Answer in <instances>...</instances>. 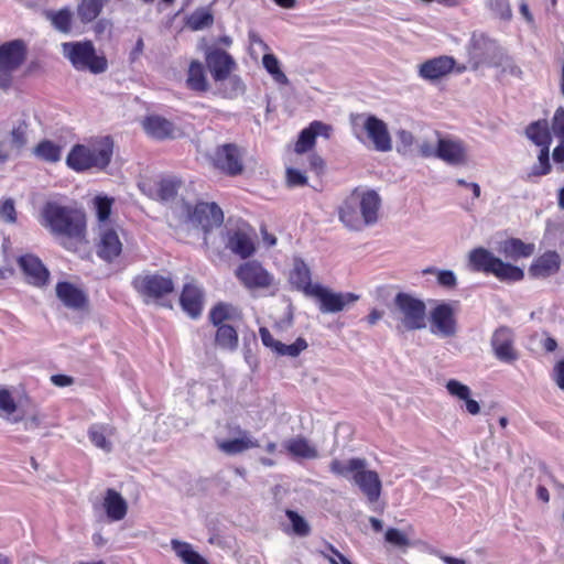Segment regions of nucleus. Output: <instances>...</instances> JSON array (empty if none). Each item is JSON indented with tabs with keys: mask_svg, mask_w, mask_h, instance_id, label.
Segmentation results:
<instances>
[{
	"mask_svg": "<svg viewBox=\"0 0 564 564\" xmlns=\"http://www.w3.org/2000/svg\"><path fill=\"white\" fill-rule=\"evenodd\" d=\"M39 221L61 247L76 252L87 243V216L82 208L46 202Z\"/></svg>",
	"mask_w": 564,
	"mask_h": 564,
	"instance_id": "nucleus-1",
	"label": "nucleus"
},
{
	"mask_svg": "<svg viewBox=\"0 0 564 564\" xmlns=\"http://www.w3.org/2000/svg\"><path fill=\"white\" fill-rule=\"evenodd\" d=\"M113 148L109 135L93 139L86 144L77 143L68 152L66 165L76 173L105 171L112 160Z\"/></svg>",
	"mask_w": 564,
	"mask_h": 564,
	"instance_id": "nucleus-2",
	"label": "nucleus"
},
{
	"mask_svg": "<svg viewBox=\"0 0 564 564\" xmlns=\"http://www.w3.org/2000/svg\"><path fill=\"white\" fill-rule=\"evenodd\" d=\"M366 467V459L359 457L350 458L347 462L335 458L329 463L330 473L340 477L351 475L354 482L366 496L368 501L376 502L380 498L382 484L378 473L368 470Z\"/></svg>",
	"mask_w": 564,
	"mask_h": 564,
	"instance_id": "nucleus-3",
	"label": "nucleus"
},
{
	"mask_svg": "<svg viewBox=\"0 0 564 564\" xmlns=\"http://www.w3.org/2000/svg\"><path fill=\"white\" fill-rule=\"evenodd\" d=\"M241 318V311L230 303L219 302L210 308L208 319L216 327L214 343L217 348L227 351H235L238 348V330L229 322Z\"/></svg>",
	"mask_w": 564,
	"mask_h": 564,
	"instance_id": "nucleus-4",
	"label": "nucleus"
},
{
	"mask_svg": "<svg viewBox=\"0 0 564 564\" xmlns=\"http://www.w3.org/2000/svg\"><path fill=\"white\" fill-rule=\"evenodd\" d=\"M468 267L474 272L494 275L501 282H519L524 272L520 267L502 261L484 247H477L468 253Z\"/></svg>",
	"mask_w": 564,
	"mask_h": 564,
	"instance_id": "nucleus-5",
	"label": "nucleus"
},
{
	"mask_svg": "<svg viewBox=\"0 0 564 564\" xmlns=\"http://www.w3.org/2000/svg\"><path fill=\"white\" fill-rule=\"evenodd\" d=\"M62 53L76 70H88L91 74H101L108 68L105 55H98L91 41L65 42Z\"/></svg>",
	"mask_w": 564,
	"mask_h": 564,
	"instance_id": "nucleus-6",
	"label": "nucleus"
},
{
	"mask_svg": "<svg viewBox=\"0 0 564 564\" xmlns=\"http://www.w3.org/2000/svg\"><path fill=\"white\" fill-rule=\"evenodd\" d=\"M133 290L145 303L152 301L161 305L164 299L175 291V283L171 273L145 272L137 274L131 281Z\"/></svg>",
	"mask_w": 564,
	"mask_h": 564,
	"instance_id": "nucleus-7",
	"label": "nucleus"
},
{
	"mask_svg": "<svg viewBox=\"0 0 564 564\" xmlns=\"http://www.w3.org/2000/svg\"><path fill=\"white\" fill-rule=\"evenodd\" d=\"M28 46L21 39L0 45V89L8 91L13 85V74L26 61Z\"/></svg>",
	"mask_w": 564,
	"mask_h": 564,
	"instance_id": "nucleus-8",
	"label": "nucleus"
},
{
	"mask_svg": "<svg viewBox=\"0 0 564 564\" xmlns=\"http://www.w3.org/2000/svg\"><path fill=\"white\" fill-rule=\"evenodd\" d=\"M394 305L401 315V324L406 330L422 329L426 326L425 303L405 292H399Z\"/></svg>",
	"mask_w": 564,
	"mask_h": 564,
	"instance_id": "nucleus-9",
	"label": "nucleus"
},
{
	"mask_svg": "<svg viewBox=\"0 0 564 564\" xmlns=\"http://www.w3.org/2000/svg\"><path fill=\"white\" fill-rule=\"evenodd\" d=\"M139 188L151 199L169 203L176 199L185 188V183L180 176L170 174L155 180H147L139 184Z\"/></svg>",
	"mask_w": 564,
	"mask_h": 564,
	"instance_id": "nucleus-10",
	"label": "nucleus"
},
{
	"mask_svg": "<svg viewBox=\"0 0 564 564\" xmlns=\"http://www.w3.org/2000/svg\"><path fill=\"white\" fill-rule=\"evenodd\" d=\"M235 276L249 291L268 290L275 284L274 275L257 260L240 263L235 270Z\"/></svg>",
	"mask_w": 564,
	"mask_h": 564,
	"instance_id": "nucleus-11",
	"label": "nucleus"
},
{
	"mask_svg": "<svg viewBox=\"0 0 564 564\" xmlns=\"http://www.w3.org/2000/svg\"><path fill=\"white\" fill-rule=\"evenodd\" d=\"M184 206L188 221L202 228L205 234L220 227L224 223V213L216 203L198 202L195 206L185 203Z\"/></svg>",
	"mask_w": 564,
	"mask_h": 564,
	"instance_id": "nucleus-12",
	"label": "nucleus"
},
{
	"mask_svg": "<svg viewBox=\"0 0 564 564\" xmlns=\"http://www.w3.org/2000/svg\"><path fill=\"white\" fill-rule=\"evenodd\" d=\"M213 166L227 176H237L245 170L243 151L236 143L218 145L212 156Z\"/></svg>",
	"mask_w": 564,
	"mask_h": 564,
	"instance_id": "nucleus-13",
	"label": "nucleus"
},
{
	"mask_svg": "<svg viewBox=\"0 0 564 564\" xmlns=\"http://www.w3.org/2000/svg\"><path fill=\"white\" fill-rule=\"evenodd\" d=\"M310 296L315 297L318 301L319 310L323 313L340 312L346 306L354 304L359 300V295L355 293H335L321 284H315Z\"/></svg>",
	"mask_w": 564,
	"mask_h": 564,
	"instance_id": "nucleus-14",
	"label": "nucleus"
},
{
	"mask_svg": "<svg viewBox=\"0 0 564 564\" xmlns=\"http://www.w3.org/2000/svg\"><path fill=\"white\" fill-rule=\"evenodd\" d=\"M491 348L496 358L506 364H512L519 358L514 345V333L508 326L498 327L491 336Z\"/></svg>",
	"mask_w": 564,
	"mask_h": 564,
	"instance_id": "nucleus-15",
	"label": "nucleus"
},
{
	"mask_svg": "<svg viewBox=\"0 0 564 564\" xmlns=\"http://www.w3.org/2000/svg\"><path fill=\"white\" fill-rule=\"evenodd\" d=\"M18 264L28 284L35 288H44L48 284L50 271L39 257L31 253L23 254L19 257Z\"/></svg>",
	"mask_w": 564,
	"mask_h": 564,
	"instance_id": "nucleus-16",
	"label": "nucleus"
},
{
	"mask_svg": "<svg viewBox=\"0 0 564 564\" xmlns=\"http://www.w3.org/2000/svg\"><path fill=\"white\" fill-rule=\"evenodd\" d=\"M332 133L333 127L330 124L319 120H314L300 132L294 145V152L297 154H304L314 149L317 135L330 139Z\"/></svg>",
	"mask_w": 564,
	"mask_h": 564,
	"instance_id": "nucleus-17",
	"label": "nucleus"
},
{
	"mask_svg": "<svg viewBox=\"0 0 564 564\" xmlns=\"http://www.w3.org/2000/svg\"><path fill=\"white\" fill-rule=\"evenodd\" d=\"M206 64L215 82H224L236 68V62L226 51L215 48L206 54Z\"/></svg>",
	"mask_w": 564,
	"mask_h": 564,
	"instance_id": "nucleus-18",
	"label": "nucleus"
},
{
	"mask_svg": "<svg viewBox=\"0 0 564 564\" xmlns=\"http://www.w3.org/2000/svg\"><path fill=\"white\" fill-rule=\"evenodd\" d=\"M431 325L434 334H440L445 337L455 335L456 319L451 304L441 303L432 310Z\"/></svg>",
	"mask_w": 564,
	"mask_h": 564,
	"instance_id": "nucleus-19",
	"label": "nucleus"
},
{
	"mask_svg": "<svg viewBox=\"0 0 564 564\" xmlns=\"http://www.w3.org/2000/svg\"><path fill=\"white\" fill-rule=\"evenodd\" d=\"M561 263L560 254L554 250H547L531 262L528 273L533 279H546L560 271Z\"/></svg>",
	"mask_w": 564,
	"mask_h": 564,
	"instance_id": "nucleus-20",
	"label": "nucleus"
},
{
	"mask_svg": "<svg viewBox=\"0 0 564 564\" xmlns=\"http://www.w3.org/2000/svg\"><path fill=\"white\" fill-rule=\"evenodd\" d=\"M364 128L377 151L388 152L392 149L391 137L383 120L370 115L366 118Z\"/></svg>",
	"mask_w": 564,
	"mask_h": 564,
	"instance_id": "nucleus-21",
	"label": "nucleus"
},
{
	"mask_svg": "<svg viewBox=\"0 0 564 564\" xmlns=\"http://www.w3.org/2000/svg\"><path fill=\"white\" fill-rule=\"evenodd\" d=\"M259 335L263 346L270 348L278 356L297 357L302 351H304L308 347L307 341L303 337H299L291 345H285L280 340L274 339V337L267 327H260Z\"/></svg>",
	"mask_w": 564,
	"mask_h": 564,
	"instance_id": "nucleus-22",
	"label": "nucleus"
},
{
	"mask_svg": "<svg viewBox=\"0 0 564 564\" xmlns=\"http://www.w3.org/2000/svg\"><path fill=\"white\" fill-rule=\"evenodd\" d=\"M340 221L348 228L360 230L365 227L360 205L358 204V188H355L343 202L338 209Z\"/></svg>",
	"mask_w": 564,
	"mask_h": 564,
	"instance_id": "nucleus-23",
	"label": "nucleus"
},
{
	"mask_svg": "<svg viewBox=\"0 0 564 564\" xmlns=\"http://www.w3.org/2000/svg\"><path fill=\"white\" fill-rule=\"evenodd\" d=\"M435 156L451 165H463L467 162V152L459 140L438 139Z\"/></svg>",
	"mask_w": 564,
	"mask_h": 564,
	"instance_id": "nucleus-24",
	"label": "nucleus"
},
{
	"mask_svg": "<svg viewBox=\"0 0 564 564\" xmlns=\"http://www.w3.org/2000/svg\"><path fill=\"white\" fill-rule=\"evenodd\" d=\"M55 291L58 300L68 308L79 311L88 306L86 293L70 282H58Z\"/></svg>",
	"mask_w": 564,
	"mask_h": 564,
	"instance_id": "nucleus-25",
	"label": "nucleus"
},
{
	"mask_svg": "<svg viewBox=\"0 0 564 564\" xmlns=\"http://www.w3.org/2000/svg\"><path fill=\"white\" fill-rule=\"evenodd\" d=\"M180 304L182 310L192 318L196 319L202 315L204 306V293L202 289L193 283H185L181 295Z\"/></svg>",
	"mask_w": 564,
	"mask_h": 564,
	"instance_id": "nucleus-26",
	"label": "nucleus"
},
{
	"mask_svg": "<svg viewBox=\"0 0 564 564\" xmlns=\"http://www.w3.org/2000/svg\"><path fill=\"white\" fill-rule=\"evenodd\" d=\"M455 66V59L451 56L442 55L425 61L421 64L419 74L426 80H437L448 75Z\"/></svg>",
	"mask_w": 564,
	"mask_h": 564,
	"instance_id": "nucleus-27",
	"label": "nucleus"
},
{
	"mask_svg": "<svg viewBox=\"0 0 564 564\" xmlns=\"http://www.w3.org/2000/svg\"><path fill=\"white\" fill-rule=\"evenodd\" d=\"M122 243L113 228L101 231L96 246L97 256L106 262H112L121 254Z\"/></svg>",
	"mask_w": 564,
	"mask_h": 564,
	"instance_id": "nucleus-28",
	"label": "nucleus"
},
{
	"mask_svg": "<svg viewBox=\"0 0 564 564\" xmlns=\"http://www.w3.org/2000/svg\"><path fill=\"white\" fill-rule=\"evenodd\" d=\"M227 247L242 259L251 257L256 251L251 237L241 229L228 232Z\"/></svg>",
	"mask_w": 564,
	"mask_h": 564,
	"instance_id": "nucleus-29",
	"label": "nucleus"
},
{
	"mask_svg": "<svg viewBox=\"0 0 564 564\" xmlns=\"http://www.w3.org/2000/svg\"><path fill=\"white\" fill-rule=\"evenodd\" d=\"M358 204L365 223V227L378 220L380 197L375 191L360 192L358 189Z\"/></svg>",
	"mask_w": 564,
	"mask_h": 564,
	"instance_id": "nucleus-30",
	"label": "nucleus"
},
{
	"mask_svg": "<svg viewBox=\"0 0 564 564\" xmlns=\"http://www.w3.org/2000/svg\"><path fill=\"white\" fill-rule=\"evenodd\" d=\"M104 508L110 521L122 520L128 512L127 501L112 488L107 489L104 498Z\"/></svg>",
	"mask_w": 564,
	"mask_h": 564,
	"instance_id": "nucleus-31",
	"label": "nucleus"
},
{
	"mask_svg": "<svg viewBox=\"0 0 564 564\" xmlns=\"http://www.w3.org/2000/svg\"><path fill=\"white\" fill-rule=\"evenodd\" d=\"M500 251L507 259L519 260L531 257L535 251L532 242H524L520 238H509L501 242Z\"/></svg>",
	"mask_w": 564,
	"mask_h": 564,
	"instance_id": "nucleus-32",
	"label": "nucleus"
},
{
	"mask_svg": "<svg viewBox=\"0 0 564 564\" xmlns=\"http://www.w3.org/2000/svg\"><path fill=\"white\" fill-rule=\"evenodd\" d=\"M142 126L150 137L159 140L171 138L174 132L173 123L160 116L145 117Z\"/></svg>",
	"mask_w": 564,
	"mask_h": 564,
	"instance_id": "nucleus-33",
	"label": "nucleus"
},
{
	"mask_svg": "<svg viewBox=\"0 0 564 564\" xmlns=\"http://www.w3.org/2000/svg\"><path fill=\"white\" fill-rule=\"evenodd\" d=\"M525 135L540 148L550 147L552 142L551 130L546 119H540L528 124Z\"/></svg>",
	"mask_w": 564,
	"mask_h": 564,
	"instance_id": "nucleus-34",
	"label": "nucleus"
},
{
	"mask_svg": "<svg viewBox=\"0 0 564 564\" xmlns=\"http://www.w3.org/2000/svg\"><path fill=\"white\" fill-rule=\"evenodd\" d=\"M290 282L306 295H311L315 284L311 281V270L302 260L294 263V268L290 272Z\"/></svg>",
	"mask_w": 564,
	"mask_h": 564,
	"instance_id": "nucleus-35",
	"label": "nucleus"
},
{
	"mask_svg": "<svg viewBox=\"0 0 564 564\" xmlns=\"http://www.w3.org/2000/svg\"><path fill=\"white\" fill-rule=\"evenodd\" d=\"M446 389L449 394L465 401L466 411L471 415H477L480 412L479 403L470 398V389L458 380L451 379L446 383Z\"/></svg>",
	"mask_w": 564,
	"mask_h": 564,
	"instance_id": "nucleus-36",
	"label": "nucleus"
},
{
	"mask_svg": "<svg viewBox=\"0 0 564 564\" xmlns=\"http://www.w3.org/2000/svg\"><path fill=\"white\" fill-rule=\"evenodd\" d=\"M288 453L296 458L314 459L318 457V451L305 437L297 436L285 443Z\"/></svg>",
	"mask_w": 564,
	"mask_h": 564,
	"instance_id": "nucleus-37",
	"label": "nucleus"
},
{
	"mask_svg": "<svg viewBox=\"0 0 564 564\" xmlns=\"http://www.w3.org/2000/svg\"><path fill=\"white\" fill-rule=\"evenodd\" d=\"M186 85L191 90L205 93L208 89V83L205 68L199 61H192L187 72Z\"/></svg>",
	"mask_w": 564,
	"mask_h": 564,
	"instance_id": "nucleus-38",
	"label": "nucleus"
},
{
	"mask_svg": "<svg viewBox=\"0 0 564 564\" xmlns=\"http://www.w3.org/2000/svg\"><path fill=\"white\" fill-rule=\"evenodd\" d=\"M108 0H80L76 7V14L83 24L95 21L101 13Z\"/></svg>",
	"mask_w": 564,
	"mask_h": 564,
	"instance_id": "nucleus-39",
	"label": "nucleus"
},
{
	"mask_svg": "<svg viewBox=\"0 0 564 564\" xmlns=\"http://www.w3.org/2000/svg\"><path fill=\"white\" fill-rule=\"evenodd\" d=\"M45 18L51 22L53 28L61 33L68 34L72 32L73 12L69 8H62L59 10H48L45 12Z\"/></svg>",
	"mask_w": 564,
	"mask_h": 564,
	"instance_id": "nucleus-40",
	"label": "nucleus"
},
{
	"mask_svg": "<svg viewBox=\"0 0 564 564\" xmlns=\"http://www.w3.org/2000/svg\"><path fill=\"white\" fill-rule=\"evenodd\" d=\"M113 434V427L105 424H93L88 430L90 442L98 448L109 453L112 449L111 442L107 438Z\"/></svg>",
	"mask_w": 564,
	"mask_h": 564,
	"instance_id": "nucleus-41",
	"label": "nucleus"
},
{
	"mask_svg": "<svg viewBox=\"0 0 564 564\" xmlns=\"http://www.w3.org/2000/svg\"><path fill=\"white\" fill-rule=\"evenodd\" d=\"M33 153L42 161L57 163L62 159V147L48 139H44L35 145Z\"/></svg>",
	"mask_w": 564,
	"mask_h": 564,
	"instance_id": "nucleus-42",
	"label": "nucleus"
},
{
	"mask_svg": "<svg viewBox=\"0 0 564 564\" xmlns=\"http://www.w3.org/2000/svg\"><path fill=\"white\" fill-rule=\"evenodd\" d=\"M171 544L176 555L185 564H208V562L198 552H196L189 543L172 540Z\"/></svg>",
	"mask_w": 564,
	"mask_h": 564,
	"instance_id": "nucleus-43",
	"label": "nucleus"
},
{
	"mask_svg": "<svg viewBox=\"0 0 564 564\" xmlns=\"http://www.w3.org/2000/svg\"><path fill=\"white\" fill-rule=\"evenodd\" d=\"M258 446V441L251 440L246 434L239 438L227 440L218 443L219 449L229 455L239 454Z\"/></svg>",
	"mask_w": 564,
	"mask_h": 564,
	"instance_id": "nucleus-44",
	"label": "nucleus"
},
{
	"mask_svg": "<svg viewBox=\"0 0 564 564\" xmlns=\"http://www.w3.org/2000/svg\"><path fill=\"white\" fill-rule=\"evenodd\" d=\"M285 516L290 520L291 527L284 529L288 534H294L297 536H307L311 533V527L308 522L296 511L286 509Z\"/></svg>",
	"mask_w": 564,
	"mask_h": 564,
	"instance_id": "nucleus-45",
	"label": "nucleus"
},
{
	"mask_svg": "<svg viewBox=\"0 0 564 564\" xmlns=\"http://www.w3.org/2000/svg\"><path fill=\"white\" fill-rule=\"evenodd\" d=\"M262 64L263 67L267 69V72L272 75L274 80L279 84H286L288 77L281 70L279 59L273 54H264L262 57Z\"/></svg>",
	"mask_w": 564,
	"mask_h": 564,
	"instance_id": "nucleus-46",
	"label": "nucleus"
},
{
	"mask_svg": "<svg viewBox=\"0 0 564 564\" xmlns=\"http://www.w3.org/2000/svg\"><path fill=\"white\" fill-rule=\"evenodd\" d=\"M214 17L206 10L195 11L187 20V25L194 31L203 30L213 24Z\"/></svg>",
	"mask_w": 564,
	"mask_h": 564,
	"instance_id": "nucleus-47",
	"label": "nucleus"
},
{
	"mask_svg": "<svg viewBox=\"0 0 564 564\" xmlns=\"http://www.w3.org/2000/svg\"><path fill=\"white\" fill-rule=\"evenodd\" d=\"M28 131L29 123L25 120H21L11 130V144L17 149H22L28 143Z\"/></svg>",
	"mask_w": 564,
	"mask_h": 564,
	"instance_id": "nucleus-48",
	"label": "nucleus"
},
{
	"mask_svg": "<svg viewBox=\"0 0 564 564\" xmlns=\"http://www.w3.org/2000/svg\"><path fill=\"white\" fill-rule=\"evenodd\" d=\"M94 205L98 220L100 223L107 221L111 214L113 198L108 196H96L94 199Z\"/></svg>",
	"mask_w": 564,
	"mask_h": 564,
	"instance_id": "nucleus-49",
	"label": "nucleus"
},
{
	"mask_svg": "<svg viewBox=\"0 0 564 564\" xmlns=\"http://www.w3.org/2000/svg\"><path fill=\"white\" fill-rule=\"evenodd\" d=\"M538 161L539 163L532 167L530 175L543 176L549 174L551 172L550 147H544L540 149Z\"/></svg>",
	"mask_w": 564,
	"mask_h": 564,
	"instance_id": "nucleus-50",
	"label": "nucleus"
},
{
	"mask_svg": "<svg viewBox=\"0 0 564 564\" xmlns=\"http://www.w3.org/2000/svg\"><path fill=\"white\" fill-rule=\"evenodd\" d=\"M0 218L7 224H15L18 219L14 200L6 198L0 203Z\"/></svg>",
	"mask_w": 564,
	"mask_h": 564,
	"instance_id": "nucleus-51",
	"label": "nucleus"
},
{
	"mask_svg": "<svg viewBox=\"0 0 564 564\" xmlns=\"http://www.w3.org/2000/svg\"><path fill=\"white\" fill-rule=\"evenodd\" d=\"M551 131L553 135L564 143V108L558 107L552 118Z\"/></svg>",
	"mask_w": 564,
	"mask_h": 564,
	"instance_id": "nucleus-52",
	"label": "nucleus"
},
{
	"mask_svg": "<svg viewBox=\"0 0 564 564\" xmlns=\"http://www.w3.org/2000/svg\"><path fill=\"white\" fill-rule=\"evenodd\" d=\"M384 539L388 543L399 547H405L410 544L408 536L395 528H389L386 531Z\"/></svg>",
	"mask_w": 564,
	"mask_h": 564,
	"instance_id": "nucleus-53",
	"label": "nucleus"
},
{
	"mask_svg": "<svg viewBox=\"0 0 564 564\" xmlns=\"http://www.w3.org/2000/svg\"><path fill=\"white\" fill-rule=\"evenodd\" d=\"M0 411L10 415L17 411V403L8 389H0Z\"/></svg>",
	"mask_w": 564,
	"mask_h": 564,
	"instance_id": "nucleus-54",
	"label": "nucleus"
},
{
	"mask_svg": "<svg viewBox=\"0 0 564 564\" xmlns=\"http://www.w3.org/2000/svg\"><path fill=\"white\" fill-rule=\"evenodd\" d=\"M286 184L290 187L305 186L307 185V177L300 170L289 167L286 170Z\"/></svg>",
	"mask_w": 564,
	"mask_h": 564,
	"instance_id": "nucleus-55",
	"label": "nucleus"
},
{
	"mask_svg": "<svg viewBox=\"0 0 564 564\" xmlns=\"http://www.w3.org/2000/svg\"><path fill=\"white\" fill-rule=\"evenodd\" d=\"M437 283L446 289H454L457 284L456 275L451 270L437 272Z\"/></svg>",
	"mask_w": 564,
	"mask_h": 564,
	"instance_id": "nucleus-56",
	"label": "nucleus"
},
{
	"mask_svg": "<svg viewBox=\"0 0 564 564\" xmlns=\"http://www.w3.org/2000/svg\"><path fill=\"white\" fill-rule=\"evenodd\" d=\"M310 167L317 175H321L325 171V161L316 153H313L308 158Z\"/></svg>",
	"mask_w": 564,
	"mask_h": 564,
	"instance_id": "nucleus-57",
	"label": "nucleus"
},
{
	"mask_svg": "<svg viewBox=\"0 0 564 564\" xmlns=\"http://www.w3.org/2000/svg\"><path fill=\"white\" fill-rule=\"evenodd\" d=\"M554 381L560 389L564 390V358L554 367Z\"/></svg>",
	"mask_w": 564,
	"mask_h": 564,
	"instance_id": "nucleus-58",
	"label": "nucleus"
},
{
	"mask_svg": "<svg viewBox=\"0 0 564 564\" xmlns=\"http://www.w3.org/2000/svg\"><path fill=\"white\" fill-rule=\"evenodd\" d=\"M143 50H144V42H143L142 37H139L135 42L134 47L130 52V57H129L130 62L134 63L137 59H139V57L143 53Z\"/></svg>",
	"mask_w": 564,
	"mask_h": 564,
	"instance_id": "nucleus-59",
	"label": "nucleus"
},
{
	"mask_svg": "<svg viewBox=\"0 0 564 564\" xmlns=\"http://www.w3.org/2000/svg\"><path fill=\"white\" fill-rule=\"evenodd\" d=\"M51 381L57 387H67L73 383V378L66 375H53Z\"/></svg>",
	"mask_w": 564,
	"mask_h": 564,
	"instance_id": "nucleus-60",
	"label": "nucleus"
},
{
	"mask_svg": "<svg viewBox=\"0 0 564 564\" xmlns=\"http://www.w3.org/2000/svg\"><path fill=\"white\" fill-rule=\"evenodd\" d=\"M328 550L333 553L334 556L328 557V561L330 562V558H334L338 564H351V562L341 554L334 545L328 544Z\"/></svg>",
	"mask_w": 564,
	"mask_h": 564,
	"instance_id": "nucleus-61",
	"label": "nucleus"
},
{
	"mask_svg": "<svg viewBox=\"0 0 564 564\" xmlns=\"http://www.w3.org/2000/svg\"><path fill=\"white\" fill-rule=\"evenodd\" d=\"M552 158L555 163L564 162V143H562V140H558V145L554 148Z\"/></svg>",
	"mask_w": 564,
	"mask_h": 564,
	"instance_id": "nucleus-62",
	"label": "nucleus"
},
{
	"mask_svg": "<svg viewBox=\"0 0 564 564\" xmlns=\"http://www.w3.org/2000/svg\"><path fill=\"white\" fill-rule=\"evenodd\" d=\"M496 1H497V6L499 7L501 17L509 19L511 17V10L508 4V0H496Z\"/></svg>",
	"mask_w": 564,
	"mask_h": 564,
	"instance_id": "nucleus-63",
	"label": "nucleus"
},
{
	"mask_svg": "<svg viewBox=\"0 0 564 564\" xmlns=\"http://www.w3.org/2000/svg\"><path fill=\"white\" fill-rule=\"evenodd\" d=\"M382 316H383V312H381L377 308H373L367 316V322L369 325H375L379 319H381Z\"/></svg>",
	"mask_w": 564,
	"mask_h": 564,
	"instance_id": "nucleus-64",
	"label": "nucleus"
}]
</instances>
